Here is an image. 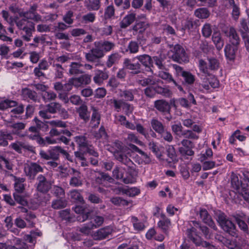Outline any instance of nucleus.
I'll return each instance as SVG.
<instances>
[{
  "mask_svg": "<svg viewBox=\"0 0 249 249\" xmlns=\"http://www.w3.org/2000/svg\"><path fill=\"white\" fill-rule=\"evenodd\" d=\"M71 197L80 203H84V200L80 192L77 190H73L70 192Z\"/></svg>",
  "mask_w": 249,
  "mask_h": 249,
  "instance_id": "54",
  "label": "nucleus"
},
{
  "mask_svg": "<svg viewBox=\"0 0 249 249\" xmlns=\"http://www.w3.org/2000/svg\"><path fill=\"white\" fill-rule=\"evenodd\" d=\"M95 14L93 13L89 12L82 16V20L85 23L93 22L95 20Z\"/></svg>",
  "mask_w": 249,
  "mask_h": 249,
  "instance_id": "64",
  "label": "nucleus"
},
{
  "mask_svg": "<svg viewBox=\"0 0 249 249\" xmlns=\"http://www.w3.org/2000/svg\"><path fill=\"white\" fill-rule=\"evenodd\" d=\"M42 97L45 102H47L55 100L56 94L53 91H45L42 94Z\"/></svg>",
  "mask_w": 249,
  "mask_h": 249,
  "instance_id": "47",
  "label": "nucleus"
},
{
  "mask_svg": "<svg viewBox=\"0 0 249 249\" xmlns=\"http://www.w3.org/2000/svg\"><path fill=\"white\" fill-rule=\"evenodd\" d=\"M158 76L168 83H172L180 91H183L182 87L179 85L173 78L172 75L167 71H160L158 73Z\"/></svg>",
  "mask_w": 249,
  "mask_h": 249,
  "instance_id": "16",
  "label": "nucleus"
},
{
  "mask_svg": "<svg viewBox=\"0 0 249 249\" xmlns=\"http://www.w3.org/2000/svg\"><path fill=\"white\" fill-rule=\"evenodd\" d=\"M67 201L64 199H58L53 201L52 207L54 209H60L66 207Z\"/></svg>",
  "mask_w": 249,
  "mask_h": 249,
  "instance_id": "46",
  "label": "nucleus"
},
{
  "mask_svg": "<svg viewBox=\"0 0 249 249\" xmlns=\"http://www.w3.org/2000/svg\"><path fill=\"white\" fill-rule=\"evenodd\" d=\"M104 219L103 217L100 216H94L90 219V221L89 222L90 225H93V228L95 229L100 226L104 222Z\"/></svg>",
  "mask_w": 249,
  "mask_h": 249,
  "instance_id": "48",
  "label": "nucleus"
},
{
  "mask_svg": "<svg viewBox=\"0 0 249 249\" xmlns=\"http://www.w3.org/2000/svg\"><path fill=\"white\" fill-rule=\"evenodd\" d=\"M161 80L159 79H156L152 76L148 77L142 80L137 81V83L142 87L147 86H155L159 84Z\"/></svg>",
  "mask_w": 249,
  "mask_h": 249,
  "instance_id": "30",
  "label": "nucleus"
},
{
  "mask_svg": "<svg viewBox=\"0 0 249 249\" xmlns=\"http://www.w3.org/2000/svg\"><path fill=\"white\" fill-rule=\"evenodd\" d=\"M225 245L229 249H242L241 247L237 244L236 242L225 239L224 240Z\"/></svg>",
  "mask_w": 249,
  "mask_h": 249,
  "instance_id": "63",
  "label": "nucleus"
},
{
  "mask_svg": "<svg viewBox=\"0 0 249 249\" xmlns=\"http://www.w3.org/2000/svg\"><path fill=\"white\" fill-rule=\"evenodd\" d=\"M139 45L136 41H131L127 46V51H129L130 53H136L139 52Z\"/></svg>",
  "mask_w": 249,
  "mask_h": 249,
  "instance_id": "52",
  "label": "nucleus"
},
{
  "mask_svg": "<svg viewBox=\"0 0 249 249\" xmlns=\"http://www.w3.org/2000/svg\"><path fill=\"white\" fill-rule=\"evenodd\" d=\"M110 201L114 205L117 206H127L129 204L128 201L118 196L111 198Z\"/></svg>",
  "mask_w": 249,
  "mask_h": 249,
  "instance_id": "51",
  "label": "nucleus"
},
{
  "mask_svg": "<svg viewBox=\"0 0 249 249\" xmlns=\"http://www.w3.org/2000/svg\"><path fill=\"white\" fill-rule=\"evenodd\" d=\"M13 196L15 200L19 204L22 206L27 205L28 201L23 196L17 193H14Z\"/></svg>",
  "mask_w": 249,
  "mask_h": 249,
  "instance_id": "61",
  "label": "nucleus"
},
{
  "mask_svg": "<svg viewBox=\"0 0 249 249\" xmlns=\"http://www.w3.org/2000/svg\"><path fill=\"white\" fill-rule=\"evenodd\" d=\"M108 78V72L105 71L97 70L95 71V75L93 78V81L98 85H101L103 83L104 81Z\"/></svg>",
  "mask_w": 249,
  "mask_h": 249,
  "instance_id": "24",
  "label": "nucleus"
},
{
  "mask_svg": "<svg viewBox=\"0 0 249 249\" xmlns=\"http://www.w3.org/2000/svg\"><path fill=\"white\" fill-rule=\"evenodd\" d=\"M212 40L218 51H220L223 48L224 42L219 33H213L212 36Z\"/></svg>",
  "mask_w": 249,
  "mask_h": 249,
  "instance_id": "34",
  "label": "nucleus"
},
{
  "mask_svg": "<svg viewBox=\"0 0 249 249\" xmlns=\"http://www.w3.org/2000/svg\"><path fill=\"white\" fill-rule=\"evenodd\" d=\"M217 221L222 229L232 236H234L236 232L235 225L226 218L224 213L220 212L217 214Z\"/></svg>",
  "mask_w": 249,
  "mask_h": 249,
  "instance_id": "3",
  "label": "nucleus"
},
{
  "mask_svg": "<svg viewBox=\"0 0 249 249\" xmlns=\"http://www.w3.org/2000/svg\"><path fill=\"white\" fill-rule=\"evenodd\" d=\"M51 181L47 180L44 176L39 175L37 177L36 188L37 191L42 193H47L51 189Z\"/></svg>",
  "mask_w": 249,
  "mask_h": 249,
  "instance_id": "8",
  "label": "nucleus"
},
{
  "mask_svg": "<svg viewBox=\"0 0 249 249\" xmlns=\"http://www.w3.org/2000/svg\"><path fill=\"white\" fill-rule=\"evenodd\" d=\"M43 108L40 110L38 114L39 116L43 119H50L52 118L51 113H50L48 110V107H47V105L42 106Z\"/></svg>",
  "mask_w": 249,
  "mask_h": 249,
  "instance_id": "62",
  "label": "nucleus"
},
{
  "mask_svg": "<svg viewBox=\"0 0 249 249\" xmlns=\"http://www.w3.org/2000/svg\"><path fill=\"white\" fill-rule=\"evenodd\" d=\"M115 159L120 162L124 164L129 168L130 165L132 163L131 160L128 157L125 151L112 152Z\"/></svg>",
  "mask_w": 249,
  "mask_h": 249,
  "instance_id": "15",
  "label": "nucleus"
},
{
  "mask_svg": "<svg viewBox=\"0 0 249 249\" xmlns=\"http://www.w3.org/2000/svg\"><path fill=\"white\" fill-rule=\"evenodd\" d=\"M125 169L116 166L112 171L113 177L117 179H121L125 184L132 183L134 182V178L132 176L137 175V172L133 167H129L128 170L129 175L124 177V174Z\"/></svg>",
  "mask_w": 249,
  "mask_h": 249,
  "instance_id": "1",
  "label": "nucleus"
},
{
  "mask_svg": "<svg viewBox=\"0 0 249 249\" xmlns=\"http://www.w3.org/2000/svg\"><path fill=\"white\" fill-rule=\"evenodd\" d=\"M13 139L12 133H8L5 131H0V146H6L8 145L7 140H12Z\"/></svg>",
  "mask_w": 249,
  "mask_h": 249,
  "instance_id": "35",
  "label": "nucleus"
},
{
  "mask_svg": "<svg viewBox=\"0 0 249 249\" xmlns=\"http://www.w3.org/2000/svg\"><path fill=\"white\" fill-rule=\"evenodd\" d=\"M4 165L5 168L8 170L13 169V164L10 161L4 157L0 155V170H3V165Z\"/></svg>",
  "mask_w": 249,
  "mask_h": 249,
  "instance_id": "45",
  "label": "nucleus"
},
{
  "mask_svg": "<svg viewBox=\"0 0 249 249\" xmlns=\"http://www.w3.org/2000/svg\"><path fill=\"white\" fill-rule=\"evenodd\" d=\"M196 229L194 227H190L187 230L188 237L196 246L202 247L206 249H216V247L210 243L202 241L201 237L197 235Z\"/></svg>",
  "mask_w": 249,
  "mask_h": 249,
  "instance_id": "2",
  "label": "nucleus"
},
{
  "mask_svg": "<svg viewBox=\"0 0 249 249\" xmlns=\"http://www.w3.org/2000/svg\"><path fill=\"white\" fill-rule=\"evenodd\" d=\"M172 130L176 135V138H181L183 132V127L181 124H173L171 126Z\"/></svg>",
  "mask_w": 249,
  "mask_h": 249,
  "instance_id": "50",
  "label": "nucleus"
},
{
  "mask_svg": "<svg viewBox=\"0 0 249 249\" xmlns=\"http://www.w3.org/2000/svg\"><path fill=\"white\" fill-rule=\"evenodd\" d=\"M113 231L112 228L110 226H107L98 230L94 235L96 240H102L105 239Z\"/></svg>",
  "mask_w": 249,
  "mask_h": 249,
  "instance_id": "22",
  "label": "nucleus"
},
{
  "mask_svg": "<svg viewBox=\"0 0 249 249\" xmlns=\"http://www.w3.org/2000/svg\"><path fill=\"white\" fill-rule=\"evenodd\" d=\"M76 111L78 114L79 118L85 122L89 121L90 113L88 111V107L85 104H82L79 107L77 108Z\"/></svg>",
  "mask_w": 249,
  "mask_h": 249,
  "instance_id": "21",
  "label": "nucleus"
},
{
  "mask_svg": "<svg viewBox=\"0 0 249 249\" xmlns=\"http://www.w3.org/2000/svg\"><path fill=\"white\" fill-rule=\"evenodd\" d=\"M136 89H126L121 90L120 92V96L124 99L127 101H132L134 98V94L137 92Z\"/></svg>",
  "mask_w": 249,
  "mask_h": 249,
  "instance_id": "33",
  "label": "nucleus"
},
{
  "mask_svg": "<svg viewBox=\"0 0 249 249\" xmlns=\"http://www.w3.org/2000/svg\"><path fill=\"white\" fill-rule=\"evenodd\" d=\"M158 217L160 218V220L158 223V227L166 232L171 226L170 219L163 213H160Z\"/></svg>",
  "mask_w": 249,
  "mask_h": 249,
  "instance_id": "17",
  "label": "nucleus"
},
{
  "mask_svg": "<svg viewBox=\"0 0 249 249\" xmlns=\"http://www.w3.org/2000/svg\"><path fill=\"white\" fill-rule=\"evenodd\" d=\"M135 60L126 58L123 62L124 67L126 69L131 71V73L138 74L141 72V64L139 62L133 63Z\"/></svg>",
  "mask_w": 249,
  "mask_h": 249,
  "instance_id": "12",
  "label": "nucleus"
},
{
  "mask_svg": "<svg viewBox=\"0 0 249 249\" xmlns=\"http://www.w3.org/2000/svg\"><path fill=\"white\" fill-rule=\"evenodd\" d=\"M115 15V8L113 5L107 6L105 9L104 17L106 19H109Z\"/></svg>",
  "mask_w": 249,
  "mask_h": 249,
  "instance_id": "55",
  "label": "nucleus"
},
{
  "mask_svg": "<svg viewBox=\"0 0 249 249\" xmlns=\"http://www.w3.org/2000/svg\"><path fill=\"white\" fill-rule=\"evenodd\" d=\"M228 8L232 9V15L235 19H237L240 14V9L238 6L235 4V2L230 5H227Z\"/></svg>",
  "mask_w": 249,
  "mask_h": 249,
  "instance_id": "60",
  "label": "nucleus"
},
{
  "mask_svg": "<svg viewBox=\"0 0 249 249\" xmlns=\"http://www.w3.org/2000/svg\"><path fill=\"white\" fill-rule=\"evenodd\" d=\"M210 14V11L207 8H199L195 11V15L199 18H207Z\"/></svg>",
  "mask_w": 249,
  "mask_h": 249,
  "instance_id": "41",
  "label": "nucleus"
},
{
  "mask_svg": "<svg viewBox=\"0 0 249 249\" xmlns=\"http://www.w3.org/2000/svg\"><path fill=\"white\" fill-rule=\"evenodd\" d=\"M154 107L162 113H170L171 111V105L166 101L161 99L157 100L154 102Z\"/></svg>",
  "mask_w": 249,
  "mask_h": 249,
  "instance_id": "14",
  "label": "nucleus"
},
{
  "mask_svg": "<svg viewBox=\"0 0 249 249\" xmlns=\"http://www.w3.org/2000/svg\"><path fill=\"white\" fill-rule=\"evenodd\" d=\"M150 27V24L148 22L145 21H137L132 27L133 31L138 34L137 36V40L142 42L145 41V38L143 36V33L146 30Z\"/></svg>",
  "mask_w": 249,
  "mask_h": 249,
  "instance_id": "9",
  "label": "nucleus"
},
{
  "mask_svg": "<svg viewBox=\"0 0 249 249\" xmlns=\"http://www.w3.org/2000/svg\"><path fill=\"white\" fill-rule=\"evenodd\" d=\"M24 170L26 176L28 177L29 179H35L36 175L38 173H42L44 169L39 164L32 162L25 166Z\"/></svg>",
  "mask_w": 249,
  "mask_h": 249,
  "instance_id": "7",
  "label": "nucleus"
},
{
  "mask_svg": "<svg viewBox=\"0 0 249 249\" xmlns=\"http://www.w3.org/2000/svg\"><path fill=\"white\" fill-rule=\"evenodd\" d=\"M192 148L193 147L186 148L180 147L178 148V151L180 155L183 157L193 156L194 155L195 152L192 149Z\"/></svg>",
  "mask_w": 249,
  "mask_h": 249,
  "instance_id": "58",
  "label": "nucleus"
},
{
  "mask_svg": "<svg viewBox=\"0 0 249 249\" xmlns=\"http://www.w3.org/2000/svg\"><path fill=\"white\" fill-rule=\"evenodd\" d=\"M61 134L65 135L67 137H71L72 135L71 133L67 129L62 130L61 131H58L56 128H52L49 132V135L52 137L59 136Z\"/></svg>",
  "mask_w": 249,
  "mask_h": 249,
  "instance_id": "42",
  "label": "nucleus"
},
{
  "mask_svg": "<svg viewBox=\"0 0 249 249\" xmlns=\"http://www.w3.org/2000/svg\"><path fill=\"white\" fill-rule=\"evenodd\" d=\"M22 94L24 98L30 99L35 102L38 101V96L37 93L29 89L25 88L23 89Z\"/></svg>",
  "mask_w": 249,
  "mask_h": 249,
  "instance_id": "32",
  "label": "nucleus"
},
{
  "mask_svg": "<svg viewBox=\"0 0 249 249\" xmlns=\"http://www.w3.org/2000/svg\"><path fill=\"white\" fill-rule=\"evenodd\" d=\"M149 148L156 155L158 159H160L162 156L160 149L156 143L153 142H150L148 144Z\"/></svg>",
  "mask_w": 249,
  "mask_h": 249,
  "instance_id": "59",
  "label": "nucleus"
},
{
  "mask_svg": "<svg viewBox=\"0 0 249 249\" xmlns=\"http://www.w3.org/2000/svg\"><path fill=\"white\" fill-rule=\"evenodd\" d=\"M102 0H86L85 1V6L89 11H96L102 6Z\"/></svg>",
  "mask_w": 249,
  "mask_h": 249,
  "instance_id": "23",
  "label": "nucleus"
},
{
  "mask_svg": "<svg viewBox=\"0 0 249 249\" xmlns=\"http://www.w3.org/2000/svg\"><path fill=\"white\" fill-rule=\"evenodd\" d=\"M152 129L158 134H161L165 129V126L157 118H153L150 121Z\"/></svg>",
  "mask_w": 249,
  "mask_h": 249,
  "instance_id": "26",
  "label": "nucleus"
},
{
  "mask_svg": "<svg viewBox=\"0 0 249 249\" xmlns=\"http://www.w3.org/2000/svg\"><path fill=\"white\" fill-rule=\"evenodd\" d=\"M121 58V55L118 53H115L108 55L106 62V65L108 68L111 67L114 64L117 63Z\"/></svg>",
  "mask_w": 249,
  "mask_h": 249,
  "instance_id": "38",
  "label": "nucleus"
},
{
  "mask_svg": "<svg viewBox=\"0 0 249 249\" xmlns=\"http://www.w3.org/2000/svg\"><path fill=\"white\" fill-rule=\"evenodd\" d=\"M208 63L202 59L199 60V68L200 70L205 74L209 73V70L216 71L220 67L219 60L214 57H209L207 58Z\"/></svg>",
  "mask_w": 249,
  "mask_h": 249,
  "instance_id": "4",
  "label": "nucleus"
},
{
  "mask_svg": "<svg viewBox=\"0 0 249 249\" xmlns=\"http://www.w3.org/2000/svg\"><path fill=\"white\" fill-rule=\"evenodd\" d=\"M61 105L57 102H52L47 104L49 112L51 114H55L60 109Z\"/></svg>",
  "mask_w": 249,
  "mask_h": 249,
  "instance_id": "57",
  "label": "nucleus"
},
{
  "mask_svg": "<svg viewBox=\"0 0 249 249\" xmlns=\"http://www.w3.org/2000/svg\"><path fill=\"white\" fill-rule=\"evenodd\" d=\"M74 140L80 151H84L90 145L87 138L84 136H76Z\"/></svg>",
  "mask_w": 249,
  "mask_h": 249,
  "instance_id": "31",
  "label": "nucleus"
},
{
  "mask_svg": "<svg viewBox=\"0 0 249 249\" xmlns=\"http://www.w3.org/2000/svg\"><path fill=\"white\" fill-rule=\"evenodd\" d=\"M131 221L135 230L140 231L144 230L145 228L144 224L142 222L139 221L136 217H132Z\"/></svg>",
  "mask_w": 249,
  "mask_h": 249,
  "instance_id": "53",
  "label": "nucleus"
},
{
  "mask_svg": "<svg viewBox=\"0 0 249 249\" xmlns=\"http://www.w3.org/2000/svg\"><path fill=\"white\" fill-rule=\"evenodd\" d=\"M53 67L54 73V78L55 79L62 78L64 74V69L62 66L59 63L53 62Z\"/></svg>",
  "mask_w": 249,
  "mask_h": 249,
  "instance_id": "39",
  "label": "nucleus"
},
{
  "mask_svg": "<svg viewBox=\"0 0 249 249\" xmlns=\"http://www.w3.org/2000/svg\"><path fill=\"white\" fill-rule=\"evenodd\" d=\"M91 110H92V113L90 122V124L92 128H96L98 127L100 124L101 120V115L97 107L94 106H91Z\"/></svg>",
  "mask_w": 249,
  "mask_h": 249,
  "instance_id": "20",
  "label": "nucleus"
},
{
  "mask_svg": "<svg viewBox=\"0 0 249 249\" xmlns=\"http://www.w3.org/2000/svg\"><path fill=\"white\" fill-rule=\"evenodd\" d=\"M16 106H17V102L7 99L4 100L0 102V110H5Z\"/></svg>",
  "mask_w": 249,
  "mask_h": 249,
  "instance_id": "44",
  "label": "nucleus"
},
{
  "mask_svg": "<svg viewBox=\"0 0 249 249\" xmlns=\"http://www.w3.org/2000/svg\"><path fill=\"white\" fill-rule=\"evenodd\" d=\"M95 43L104 53L105 52L110 51L113 49L115 47V44L114 43L107 40H100L95 41Z\"/></svg>",
  "mask_w": 249,
  "mask_h": 249,
  "instance_id": "27",
  "label": "nucleus"
},
{
  "mask_svg": "<svg viewBox=\"0 0 249 249\" xmlns=\"http://www.w3.org/2000/svg\"><path fill=\"white\" fill-rule=\"evenodd\" d=\"M25 181L24 178H17L15 177L14 188L16 192L18 194H21L25 190V186L23 182Z\"/></svg>",
  "mask_w": 249,
  "mask_h": 249,
  "instance_id": "36",
  "label": "nucleus"
},
{
  "mask_svg": "<svg viewBox=\"0 0 249 249\" xmlns=\"http://www.w3.org/2000/svg\"><path fill=\"white\" fill-rule=\"evenodd\" d=\"M10 146L12 148L14 149L16 152L18 153H21L22 150L21 149L23 148L25 150H27L29 151L34 152L35 147L32 145L26 144L22 142H16L12 143Z\"/></svg>",
  "mask_w": 249,
  "mask_h": 249,
  "instance_id": "19",
  "label": "nucleus"
},
{
  "mask_svg": "<svg viewBox=\"0 0 249 249\" xmlns=\"http://www.w3.org/2000/svg\"><path fill=\"white\" fill-rule=\"evenodd\" d=\"M237 51V46H233L231 44H228L225 46L224 51L225 56L230 60H233L235 57V53Z\"/></svg>",
  "mask_w": 249,
  "mask_h": 249,
  "instance_id": "28",
  "label": "nucleus"
},
{
  "mask_svg": "<svg viewBox=\"0 0 249 249\" xmlns=\"http://www.w3.org/2000/svg\"><path fill=\"white\" fill-rule=\"evenodd\" d=\"M136 14L134 12H129L120 22V27L124 29L131 25L136 19Z\"/></svg>",
  "mask_w": 249,
  "mask_h": 249,
  "instance_id": "25",
  "label": "nucleus"
},
{
  "mask_svg": "<svg viewBox=\"0 0 249 249\" xmlns=\"http://www.w3.org/2000/svg\"><path fill=\"white\" fill-rule=\"evenodd\" d=\"M71 172H70L71 176L69 181L70 185L72 187L81 186L83 184L81 173L74 168H71Z\"/></svg>",
  "mask_w": 249,
  "mask_h": 249,
  "instance_id": "11",
  "label": "nucleus"
},
{
  "mask_svg": "<svg viewBox=\"0 0 249 249\" xmlns=\"http://www.w3.org/2000/svg\"><path fill=\"white\" fill-rule=\"evenodd\" d=\"M200 217L202 221L208 225L210 227L214 230H217V227L212 219L211 215L209 214L208 211L205 209L201 208L199 210Z\"/></svg>",
  "mask_w": 249,
  "mask_h": 249,
  "instance_id": "13",
  "label": "nucleus"
},
{
  "mask_svg": "<svg viewBox=\"0 0 249 249\" xmlns=\"http://www.w3.org/2000/svg\"><path fill=\"white\" fill-rule=\"evenodd\" d=\"M83 66L82 64L78 62H71L70 65L69 74L71 75L82 74L84 72L82 69Z\"/></svg>",
  "mask_w": 249,
  "mask_h": 249,
  "instance_id": "29",
  "label": "nucleus"
},
{
  "mask_svg": "<svg viewBox=\"0 0 249 249\" xmlns=\"http://www.w3.org/2000/svg\"><path fill=\"white\" fill-rule=\"evenodd\" d=\"M155 86L156 93L161 94L163 96L169 97L172 95L171 91L167 87H162L160 86Z\"/></svg>",
  "mask_w": 249,
  "mask_h": 249,
  "instance_id": "43",
  "label": "nucleus"
},
{
  "mask_svg": "<svg viewBox=\"0 0 249 249\" xmlns=\"http://www.w3.org/2000/svg\"><path fill=\"white\" fill-rule=\"evenodd\" d=\"M94 47L92 48L88 53L85 54V58L87 61L96 63L95 66L99 65V60L102 58L105 53H103L102 51L98 47L97 44L94 43Z\"/></svg>",
  "mask_w": 249,
  "mask_h": 249,
  "instance_id": "5",
  "label": "nucleus"
},
{
  "mask_svg": "<svg viewBox=\"0 0 249 249\" xmlns=\"http://www.w3.org/2000/svg\"><path fill=\"white\" fill-rule=\"evenodd\" d=\"M48 123L52 127L65 128L67 127V123L59 120H52Z\"/></svg>",
  "mask_w": 249,
  "mask_h": 249,
  "instance_id": "56",
  "label": "nucleus"
},
{
  "mask_svg": "<svg viewBox=\"0 0 249 249\" xmlns=\"http://www.w3.org/2000/svg\"><path fill=\"white\" fill-rule=\"evenodd\" d=\"M225 36L229 38L230 42L235 46H238L240 44V37L236 31L233 27L227 28L223 31Z\"/></svg>",
  "mask_w": 249,
  "mask_h": 249,
  "instance_id": "10",
  "label": "nucleus"
},
{
  "mask_svg": "<svg viewBox=\"0 0 249 249\" xmlns=\"http://www.w3.org/2000/svg\"><path fill=\"white\" fill-rule=\"evenodd\" d=\"M173 53L172 58L174 61L179 63L189 61V57L184 49L180 45H175L173 48Z\"/></svg>",
  "mask_w": 249,
  "mask_h": 249,
  "instance_id": "6",
  "label": "nucleus"
},
{
  "mask_svg": "<svg viewBox=\"0 0 249 249\" xmlns=\"http://www.w3.org/2000/svg\"><path fill=\"white\" fill-rule=\"evenodd\" d=\"M136 59L138 60L139 62L145 68L150 69V71L152 72L151 67H153V60L150 56L146 54L137 55L133 58V60H135Z\"/></svg>",
  "mask_w": 249,
  "mask_h": 249,
  "instance_id": "18",
  "label": "nucleus"
},
{
  "mask_svg": "<svg viewBox=\"0 0 249 249\" xmlns=\"http://www.w3.org/2000/svg\"><path fill=\"white\" fill-rule=\"evenodd\" d=\"M63 149L59 146H54L48 150L51 160H57L59 158V154L62 153Z\"/></svg>",
  "mask_w": 249,
  "mask_h": 249,
  "instance_id": "37",
  "label": "nucleus"
},
{
  "mask_svg": "<svg viewBox=\"0 0 249 249\" xmlns=\"http://www.w3.org/2000/svg\"><path fill=\"white\" fill-rule=\"evenodd\" d=\"M184 81L183 84L185 85H191L193 84L195 81V76L192 74L190 72L186 71L183 74Z\"/></svg>",
  "mask_w": 249,
  "mask_h": 249,
  "instance_id": "40",
  "label": "nucleus"
},
{
  "mask_svg": "<svg viewBox=\"0 0 249 249\" xmlns=\"http://www.w3.org/2000/svg\"><path fill=\"white\" fill-rule=\"evenodd\" d=\"M123 194H125L130 197H134L140 194V191L136 187H133L129 189H123L122 190Z\"/></svg>",
  "mask_w": 249,
  "mask_h": 249,
  "instance_id": "49",
  "label": "nucleus"
}]
</instances>
